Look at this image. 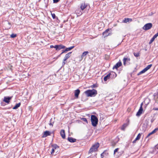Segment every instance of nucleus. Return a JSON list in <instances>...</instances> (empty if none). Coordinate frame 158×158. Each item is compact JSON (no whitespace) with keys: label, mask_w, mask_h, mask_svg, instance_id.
Instances as JSON below:
<instances>
[{"label":"nucleus","mask_w":158,"mask_h":158,"mask_svg":"<svg viewBox=\"0 0 158 158\" xmlns=\"http://www.w3.org/2000/svg\"><path fill=\"white\" fill-rule=\"evenodd\" d=\"M84 93L88 97H94L97 94V91L94 89L92 90H88L85 91Z\"/></svg>","instance_id":"obj_1"},{"label":"nucleus","mask_w":158,"mask_h":158,"mask_svg":"<svg viewBox=\"0 0 158 158\" xmlns=\"http://www.w3.org/2000/svg\"><path fill=\"white\" fill-rule=\"evenodd\" d=\"M91 121L92 125L94 127H96L98 122L97 117L95 115H91Z\"/></svg>","instance_id":"obj_2"},{"label":"nucleus","mask_w":158,"mask_h":158,"mask_svg":"<svg viewBox=\"0 0 158 158\" xmlns=\"http://www.w3.org/2000/svg\"><path fill=\"white\" fill-rule=\"evenodd\" d=\"M99 146L98 143H97L93 145L89 149V153H92L94 152L97 151Z\"/></svg>","instance_id":"obj_3"},{"label":"nucleus","mask_w":158,"mask_h":158,"mask_svg":"<svg viewBox=\"0 0 158 158\" xmlns=\"http://www.w3.org/2000/svg\"><path fill=\"white\" fill-rule=\"evenodd\" d=\"M152 26V24L151 23L146 24L142 27L143 29L145 31L148 30L150 29Z\"/></svg>","instance_id":"obj_4"},{"label":"nucleus","mask_w":158,"mask_h":158,"mask_svg":"<svg viewBox=\"0 0 158 158\" xmlns=\"http://www.w3.org/2000/svg\"><path fill=\"white\" fill-rule=\"evenodd\" d=\"M112 74H113V75L114 74L115 75V77L116 76V74L114 72H112V73H109L106 76H105L104 78V80L105 81H106L108 79L110 78V76L112 75Z\"/></svg>","instance_id":"obj_5"},{"label":"nucleus","mask_w":158,"mask_h":158,"mask_svg":"<svg viewBox=\"0 0 158 158\" xmlns=\"http://www.w3.org/2000/svg\"><path fill=\"white\" fill-rule=\"evenodd\" d=\"M12 97V96L10 97H4L3 101L6 103L8 104Z\"/></svg>","instance_id":"obj_6"},{"label":"nucleus","mask_w":158,"mask_h":158,"mask_svg":"<svg viewBox=\"0 0 158 158\" xmlns=\"http://www.w3.org/2000/svg\"><path fill=\"white\" fill-rule=\"evenodd\" d=\"M56 50L58 51L61 50L62 49L64 48H65V47L62 45H55Z\"/></svg>","instance_id":"obj_7"},{"label":"nucleus","mask_w":158,"mask_h":158,"mask_svg":"<svg viewBox=\"0 0 158 158\" xmlns=\"http://www.w3.org/2000/svg\"><path fill=\"white\" fill-rule=\"evenodd\" d=\"M142 106H143V103H141L140 105V108L138 110V111L137 112L136 114V116H139L142 113V111L143 110V109L142 108Z\"/></svg>","instance_id":"obj_8"},{"label":"nucleus","mask_w":158,"mask_h":158,"mask_svg":"<svg viewBox=\"0 0 158 158\" xmlns=\"http://www.w3.org/2000/svg\"><path fill=\"white\" fill-rule=\"evenodd\" d=\"M123 64L124 65H126V63H129V61L130 60V59L129 57H125L123 59Z\"/></svg>","instance_id":"obj_9"},{"label":"nucleus","mask_w":158,"mask_h":158,"mask_svg":"<svg viewBox=\"0 0 158 158\" xmlns=\"http://www.w3.org/2000/svg\"><path fill=\"white\" fill-rule=\"evenodd\" d=\"M52 148L51 152V154H53L54 152H55V150L57 148H58L59 147L56 144H53L52 145Z\"/></svg>","instance_id":"obj_10"},{"label":"nucleus","mask_w":158,"mask_h":158,"mask_svg":"<svg viewBox=\"0 0 158 158\" xmlns=\"http://www.w3.org/2000/svg\"><path fill=\"white\" fill-rule=\"evenodd\" d=\"M80 93V90L77 89L74 91V96L75 98L76 99H77L78 98L79 95Z\"/></svg>","instance_id":"obj_11"},{"label":"nucleus","mask_w":158,"mask_h":158,"mask_svg":"<svg viewBox=\"0 0 158 158\" xmlns=\"http://www.w3.org/2000/svg\"><path fill=\"white\" fill-rule=\"evenodd\" d=\"M50 135L51 133L49 131H46L44 132L42 137L43 138H45Z\"/></svg>","instance_id":"obj_12"},{"label":"nucleus","mask_w":158,"mask_h":158,"mask_svg":"<svg viewBox=\"0 0 158 158\" xmlns=\"http://www.w3.org/2000/svg\"><path fill=\"white\" fill-rule=\"evenodd\" d=\"M122 64L121 62H119L117 63L115 65H114L113 68V69H118L119 67L121 66Z\"/></svg>","instance_id":"obj_13"},{"label":"nucleus","mask_w":158,"mask_h":158,"mask_svg":"<svg viewBox=\"0 0 158 158\" xmlns=\"http://www.w3.org/2000/svg\"><path fill=\"white\" fill-rule=\"evenodd\" d=\"M60 135L63 139L65 138V131L64 130H61L60 131Z\"/></svg>","instance_id":"obj_14"},{"label":"nucleus","mask_w":158,"mask_h":158,"mask_svg":"<svg viewBox=\"0 0 158 158\" xmlns=\"http://www.w3.org/2000/svg\"><path fill=\"white\" fill-rule=\"evenodd\" d=\"M109 30V29H107L104 32H103L102 35L104 36V37L109 35V34L108 33V32Z\"/></svg>","instance_id":"obj_15"},{"label":"nucleus","mask_w":158,"mask_h":158,"mask_svg":"<svg viewBox=\"0 0 158 158\" xmlns=\"http://www.w3.org/2000/svg\"><path fill=\"white\" fill-rule=\"evenodd\" d=\"M71 53H72L71 52H69L65 55V56L64 58V61H65L66 60H67V59L68 58H69V57L70 56V55Z\"/></svg>","instance_id":"obj_16"},{"label":"nucleus","mask_w":158,"mask_h":158,"mask_svg":"<svg viewBox=\"0 0 158 158\" xmlns=\"http://www.w3.org/2000/svg\"><path fill=\"white\" fill-rule=\"evenodd\" d=\"M68 140L71 143H74L76 141V139H74L72 137H69L68 138Z\"/></svg>","instance_id":"obj_17"},{"label":"nucleus","mask_w":158,"mask_h":158,"mask_svg":"<svg viewBox=\"0 0 158 158\" xmlns=\"http://www.w3.org/2000/svg\"><path fill=\"white\" fill-rule=\"evenodd\" d=\"M87 6L86 4H85V3H82L81 6V9L82 10H84L86 7Z\"/></svg>","instance_id":"obj_18"},{"label":"nucleus","mask_w":158,"mask_h":158,"mask_svg":"<svg viewBox=\"0 0 158 158\" xmlns=\"http://www.w3.org/2000/svg\"><path fill=\"white\" fill-rule=\"evenodd\" d=\"M153 110H158V103L156 102L154 104V107Z\"/></svg>","instance_id":"obj_19"},{"label":"nucleus","mask_w":158,"mask_h":158,"mask_svg":"<svg viewBox=\"0 0 158 158\" xmlns=\"http://www.w3.org/2000/svg\"><path fill=\"white\" fill-rule=\"evenodd\" d=\"M21 105V103L19 102L16 104L15 105L13 108V109H16L19 107Z\"/></svg>","instance_id":"obj_20"},{"label":"nucleus","mask_w":158,"mask_h":158,"mask_svg":"<svg viewBox=\"0 0 158 158\" xmlns=\"http://www.w3.org/2000/svg\"><path fill=\"white\" fill-rule=\"evenodd\" d=\"M132 20V19L130 18H125L123 20V22L125 23H127L129 21H131Z\"/></svg>","instance_id":"obj_21"},{"label":"nucleus","mask_w":158,"mask_h":158,"mask_svg":"<svg viewBox=\"0 0 158 158\" xmlns=\"http://www.w3.org/2000/svg\"><path fill=\"white\" fill-rule=\"evenodd\" d=\"M127 123L124 124L121 127V130L123 131H124L125 128L127 127Z\"/></svg>","instance_id":"obj_22"},{"label":"nucleus","mask_w":158,"mask_h":158,"mask_svg":"<svg viewBox=\"0 0 158 158\" xmlns=\"http://www.w3.org/2000/svg\"><path fill=\"white\" fill-rule=\"evenodd\" d=\"M88 53L89 52L88 51H85L83 52L82 53V55H81V58L82 59H83L84 56L87 55Z\"/></svg>","instance_id":"obj_23"},{"label":"nucleus","mask_w":158,"mask_h":158,"mask_svg":"<svg viewBox=\"0 0 158 158\" xmlns=\"http://www.w3.org/2000/svg\"><path fill=\"white\" fill-rule=\"evenodd\" d=\"M146 71L145 69H144L142 70L139 73H138L137 75L138 76L140 75L141 74H142L145 73Z\"/></svg>","instance_id":"obj_24"},{"label":"nucleus","mask_w":158,"mask_h":158,"mask_svg":"<svg viewBox=\"0 0 158 158\" xmlns=\"http://www.w3.org/2000/svg\"><path fill=\"white\" fill-rule=\"evenodd\" d=\"M152 66V64H149V65H148L144 69H145L146 71H147L148 70L151 68V67Z\"/></svg>","instance_id":"obj_25"},{"label":"nucleus","mask_w":158,"mask_h":158,"mask_svg":"<svg viewBox=\"0 0 158 158\" xmlns=\"http://www.w3.org/2000/svg\"><path fill=\"white\" fill-rule=\"evenodd\" d=\"M74 46H72L70 47H69V48H66L65 49V51H69L71 50L72 49L74 48Z\"/></svg>","instance_id":"obj_26"},{"label":"nucleus","mask_w":158,"mask_h":158,"mask_svg":"<svg viewBox=\"0 0 158 158\" xmlns=\"http://www.w3.org/2000/svg\"><path fill=\"white\" fill-rule=\"evenodd\" d=\"M141 135V134L140 133H139L138 135L135 138L136 140H139L140 138Z\"/></svg>","instance_id":"obj_27"},{"label":"nucleus","mask_w":158,"mask_h":158,"mask_svg":"<svg viewBox=\"0 0 158 158\" xmlns=\"http://www.w3.org/2000/svg\"><path fill=\"white\" fill-rule=\"evenodd\" d=\"M155 39V38L153 37L151 39V40H150V41L149 43V44H151L154 41Z\"/></svg>","instance_id":"obj_28"},{"label":"nucleus","mask_w":158,"mask_h":158,"mask_svg":"<svg viewBox=\"0 0 158 158\" xmlns=\"http://www.w3.org/2000/svg\"><path fill=\"white\" fill-rule=\"evenodd\" d=\"M107 151V150H105L101 154V158H103L104 156V152H106Z\"/></svg>","instance_id":"obj_29"},{"label":"nucleus","mask_w":158,"mask_h":158,"mask_svg":"<svg viewBox=\"0 0 158 158\" xmlns=\"http://www.w3.org/2000/svg\"><path fill=\"white\" fill-rule=\"evenodd\" d=\"M155 133L154 131H152L150 133H149L148 135H147V136L146 137V138H147L148 137H149L151 135L154 134Z\"/></svg>","instance_id":"obj_30"},{"label":"nucleus","mask_w":158,"mask_h":158,"mask_svg":"<svg viewBox=\"0 0 158 158\" xmlns=\"http://www.w3.org/2000/svg\"><path fill=\"white\" fill-rule=\"evenodd\" d=\"M134 55L135 57H138L139 56V53H134Z\"/></svg>","instance_id":"obj_31"},{"label":"nucleus","mask_w":158,"mask_h":158,"mask_svg":"<svg viewBox=\"0 0 158 158\" xmlns=\"http://www.w3.org/2000/svg\"><path fill=\"white\" fill-rule=\"evenodd\" d=\"M16 34H12L10 35V37L12 38H14L16 37Z\"/></svg>","instance_id":"obj_32"},{"label":"nucleus","mask_w":158,"mask_h":158,"mask_svg":"<svg viewBox=\"0 0 158 158\" xmlns=\"http://www.w3.org/2000/svg\"><path fill=\"white\" fill-rule=\"evenodd\" d=\"M52 120V118H51L50 120V123H49V125L50 126H53V124L54 123V122H51Z\"/></svg>","instance_id":"obj_33"},{"label":"nucleus","mask_w":158,"mask_h":158,"mask_svg":"<svg viewBox=\"0 0 158 158\" xmlns=\"http://www.w3.org/2000/svg\"><path fill=\"white\" fill-rule=\"evenodd\" d=\"M82 119L83 120V121L87 123H88V121L86 118H83Z\"/></svg>","instance_id":"obj_34"},{"label":"nucleus","mask_w":158,"mask_h":158,"mask_svg":"<svg viewBox=\"0 0 158 158\" xmlns=\"http://www.w3.org/2000/svg\"><path fill=\"white\" fill-rule=\"evenodd\" d=\"M51 15H52V18L53 19H54L56 18V15H55V14L54 13H51Z\"/></svg>","instance_id":"obj_35"},{"label":"nucleus","mask_w":158,"mask_h":158,"mask_svg":"<svg viewBox=\"0 0 158 158\" xmlns=\"http://www.w3.org/2000/svg\"><path fill=\"white\" fill-rule=\"evenodd\" d=\"M119 149V148H117L115 149L114 151V154H115L116 152H117Z\"/></svg>","instance_id":"obj_36"},{"label":"nucleus","mask_w":158,"mask_h":158,"mask_svg":"<svg viewBox=\"0 0 158 158\" xmlns=\"http://www.w3.org/2000/svg\"><path fill=\"white\" fill-rule=\"evenodd\" d=\"M97 87V86L96 84H94L91 86V87L92 88H95V87Z\"/></svg>","instance_id":"obj_37"},{"label":"nucleus","mask_w":158,"mask_h":158,"mask_svg":"<svg viewBox=\"0 0 158 158\" xmlns=\"http://www.w3.org/2000/svg\"><path fill=\"white\" fill-rule=\"evenodd\" d=\"M66 51H65V50H63L62 52L61 53L60 55H59V56H60L62 54L65 52Z\"/></svg>","instance_id":"obj_38"},{"label":"nucleus","mask_w":158,"mask_h":158,"mask_svg":"<svg viewBox=\"0 0 158 158\" xmlns=\"http://www.w3.org/2000/svg\"><path fill=\"white\" fill-rule=\"evenodd\" d=\"M60 0H53V2L54 3H56L58 2Z\"/></svg>","instance_id":"obj_39"},{"label":"nucleus","mask_w":158,"mask_h":158,"mask_svg":"<svg viewBox=\"0 0 158 158\" xmlns=\"http://www.w3.org/2000/svg\"><path fill=\"white\" fill-rule=\"evenodd\" d=\"M158 130V127L156 128H155V129H154L153 131L155 133L156 131H157Z\"/></svg>","instance_id":"obj_40"},{"label":"nucleus","mask_w":158,"mask_h":158,"mask_svg":"<svg viewBox=\"0 0 158 158\" xmlns=\"http://www.w3.org/2000/svg\"><path fill=\"white\" fill-rule=\"evenodd\" d=\"M158 36V35H157V34H155L153 36V37L155 39L156 38L157 36Z\"/></svg>","instance_id":"obj_41"},{"label":"nucleus","mask_w":158,"mask_h":158,"mask_svg":"<svg viewBox=\"0 0 158 158\" xmlns=\"http://www.w3.org/2000/svg\"><path fill=\"white\" fill-rule=\"evenodd\" d=\"M50 47L51 48H55V45L53 46V45H51L50 46Z\"/></svg>","instance_id":"obj_42"},{"label":"nucleus","mask_w":158,"mask_h":158,"mask_svg":"<svg viewBox=\"0 0 158 158\" xmlns=\"http://www.w3.org/2000/svg\"><path fill=\"white\" fill-rule=\"evenodd\" d=\"M137 140H136V139H135L132 142V143H135L136 142V141Z\"/></svg>","instance_id":"obj_43"},{"label":"nucleus","mask_w":158,"mask_h":158,"mask_svg":"<svg viewBox=\"0 0 158 158\" xmlns=\"http://www.w3.org/2000/svg\"><path fill=\"white\" fill-rule=\"evenodd\" d=\"M65 61H64V60L63 61V62L62 63V66H64L65 64Z\"/></svg>","instance_id":"obj_44"},{"label":"nucleus","mask_w":158,"mask_h":158,"mask_svg":"<svg viewBox=\"0 0 158 158\" xmlns=\"http://www.w3.org/2000/svg\"><path fill=\"white\" fill-rule=\"evenodd\" d=\"M108 153H106V154H108ZM106 152H104V155H106Z\"/></svg>","instance_id":"obj_45"},{"label":"nucleus","mask_w":158,"mask_h":158,"mask_svg":"<svg viewBox=\"0 0 158 158\" xmlns=\"http://www.w3.org/2000/svg\"><path fill=\"white\" fill-rule=\"evenodd\" d=\"M156 34H157V35H158V32L156 33Z\"/></svg>","instance_id":"obj_46"}]
</instances>
